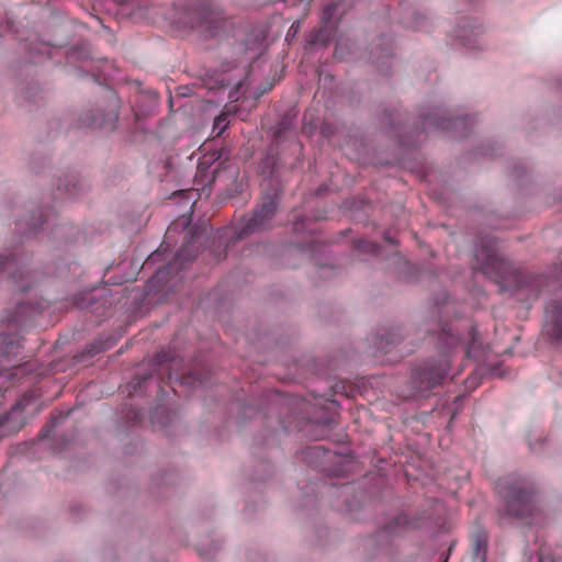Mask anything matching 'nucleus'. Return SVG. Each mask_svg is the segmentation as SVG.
Wrapping results in <instances>:
<instances>
[{
	"label": "nucleus",
	"instance_id": "nucleus-1",
	"mask_svg": "<svg viewBox=\"0 0 562 562\" xmlns=\"http://www.w3.org/2000/svg\"><path fill=\"white\" fill-rule=\"evenodd\" d=\"M496 488L507 515L516 518L531 516L536 507V484L530 475L510 473L498 480Z\"/></svg>",
	"mask_w": 562,
	"mask_h": 562
},
{
	"label": "nucleus",
	"instance_id": "nucleus-2",
	"mask_svg": "<svg viewBox=\"0 0 562 562\" xmlns=\"http://www.w3.org/2000/svg\"><path fill=\"white\" fill-rule=\"evenodd\" d=\"M36 313L35 306L19 300L15 302L14 310H5L0 323V364L2 368L12 363L19 353L20 344L12 335L18 333Z\"/></svg>",
	"mask_w": 562,
	"mask_h": 562
},
{
	"label": "nucleus",
	"instance_id": "nucleus-3",
	"mask_svg": "<svg viewBox=\"0 0 562 562\" xmlns=\"http://www.w3.org/2000/svg\"><path fill=\"white\" fill-rule=\"evenodd\" d=\"M474 257V269L495 280V282L509 283L512 280L517 279L510 263L498 256L493 238H482L475 249Z\"/></svg>",
	"mask_w": 562,
	"mask_h": 562
},
{
	"label": "nucleus",
	"instance_id": "nucleus-4",
	"mask_svg": "<svg viewBox=\"0 0 562 562\" xmlns=\"http://www.w3.org/2000/svg\"><path fill=\"white\" fill-rule=\"evenodd\" d=\"M450 359L440 355L437 359L425 362L413 374V383L417 391H429L439 385L449 375Z\"/></svg>",
	"mask_w": 562,
	"mask_h": 562
},
{
	"label": "nucleus",
	"instance_id": "nucleus-5",
	"mask_svg": "<svg viewBox=\"0 0 562 562\" xmlns=\"http://www.w3.org/2000/svg\"><path fill=\"white\" fill-rule=\"evenodd\" d=\"M420 116L425 130H442L459 136H463V130H465L470 120L469 116L454 115L451 110L442 105H437L427 112H423Z\"/></svg>",
	"mask_w": 562,
	"mask_h": 562
},
{
	"label": "nucleus",
	"instance_id": "nucleus-6",
	"mask_svg": "<svg viewBox=\"0 0 562 562\" xmlns=\"http://www.w3.org/2000/svg\"><path fill=\"white\" fill-rule=\"evenodd\" d=\"M277 206L278 204L273 198L265 199L250 217H244L236 226V237L243 239L256 232L269 228Z\"/></svg>",
	"mask_w": 562,
	"mask_h": 562
},
{
	"label": "nucleus",
	"instance_id": "nucleus-7",
	"mask_svg": "<svg viewBox=\"0 0 562 562\" xmlns=\"http://www.w3.org/2000/svg\"><path fill=\"white\" fill-rule=\"evenodd\" d=\"M7 273L18 291L29 290L35 282L34 273L9 250L0 251V276Z\"/></svg>",
	"mask_w": 562,
	"mask_h": 562
},
{
	"label": "nucleus",
	"instance_id": "nucleus-8",
	"mask_svg": "<svg viewBox=\"0 0 562 562\" xmlns=\"http://www.w3.org/2000/svg\"><path fill=\"white\" fill-rule=\"evenodd\" d=\"M226 25V18L221 8L214 5L203 7L198 14L192 27H198L205 37H215L221 34Z\"/></svg>",
	"mask_w": 562,
	"mask_h": 562
},
{
	"label": "nucleus",
	"instance_id": "nucleus-9",
	"mask_svg": "<svg viewBox=\"0 0 562 562\" xmlns=\"http://www.w3.org/2000/svg\"><path fill=\"white\" fill-rule=\"evenodd\" d=\"M116 301V294H113L110 289L102 286L91 292L87 299L76 300V305L80 308H89L97 316H103L105 311Z\"/></svg>",
	"mask_w": 562,
	"mask_h": 562
},
{
	"label": "nucleus",
	"instance_id": "nucleus-10",
	"mask_svg": "<svg viewBox=\"0 0 562 562\" xmlns=\"http://www.w3.org/2000/svg\"><path fill=\"white\" fill-rule=\"evenodd\" d=\"M543 331L553 341H562V302L550 301L546 306Z\"/></svg>",
	"mask_w": 562,
	"mask_h": 562
},
{
	"label": "nucleus",
	"instance_id": "nucleus-11",
	"mask_svg": "<svg viewBox=\"0 0 562 562\" xmlns=\"http://www.w3.org/2000/svg\"><path fill=\"white\" fill-rule=\"evenodd\" d=\"M430 520H432L431 514L413 519H409L406 514H401L390 521V524L378 533V537L382 539L389 536H397L407 528H424L428 526Z\"/></svg>",
	"mask_w": 562,
	"mask_h": 562
},
{
	"label": "nucleus",
	"instance_id": "nucleus-12",
	"mask_svg": "<svg viewBox=\"0 0 562 562\" xmlns=\"http://www.w3.org/2000/svg\"><path fill=\"white\" fill-rule=\"evenodd\" d=\"M24 401H18L9 413L0 418V437L16 432L24 424Z\"/></svg>",
	"mask_w": 562,
	"mask_h": 562
},
{
	"label": "nucleus",
	"instance_id": "nucleus-13",
	"mask_svg": "<svg viewBox=\"0 0 562 562\" xmlns=\"http://www.w3.org/2000/svg\"><path fill=\"white\" fill-rule=\"evenodd\" d=\"M483 32L484 30L482 26L472 25L470 20L464 19L458 26L456 37L462 46L469 49H476L480 48L479 37Z\"/></svg>",
	"mask_w": 562,
	"mask_h": 562
},
{
	"label": "nucleus",
	"instance_id": "nucleus-14",
	"mask_svg": "<svg viewBox=\"0 0 562 562\" xmlns=\"http://www.w3.org/2000/svg\"><path fill=\"white\" fill-rule=\"evenodd\" d=\"M487 553V533L482 528H476L471 535L472 562H485Z\"/></svg>",
	"mask_w": 562,
	"mask_h": 562
},
{
	"label": "nucleus",
	"instance_id": "nucleus-15",
	"mask_svg": "<svg viewBox=\"0 0 562 562\" xmlns=\"http://www.w3.org/2000/svg\"><path fill=\"white\" fill-rule=\"evenodd\" d=\"M339 7H340L339 3L331 2L324 9L323 14H322L323 26L318 31V34L315 36V38L312 41L313 43L326 42L329 40L330 33L334 29V24L331 23V20L338 12Z\"/></svg>",
	"mask_w": 562,
	"mask_h": 562
},
{
	"label": "nucleus",
	"instance_id": "nucleus-16",
	"mask_svg": "<svg viewBox=\"0 0 562 562\" xmlns=\"http://www.w3.org/2000/svg\"><path fill=\"white\" fill-rule=\"evenodd\" d=\"M213 178L212 181L215 184H221L223 187L229 186L231 183L236 182L238 178V168L234 165H225L221 168V165H218L213 170Z\"/></svg>",
	"mask_w": 562,
	"mask_h": 562
},
{
	"label": "nucleus",
	"instance_id": "nucleus-17",
	"mask_svg": "<svg viewBox=\"0 0 562 562\" xmlns=\"http://www.w3.org/2000/svg\"><path fill=\"white\" fill-rule=\"evenodd\" d=\"M44 211L42 209L36 210L31 215H27L26 217L15 218V224L21 231H27L31 234H35L40 231V228L44 224Z\"/></svg>",
	"mask_w": 562,
	"mask_h": 562
},
{
	"label": "nucleus",
	"instance_id": "nucleus-18",
	"mask_svg": "<svg viewBox=\"0 0 562 562\" xmlns=\"http://www.w3.org/2000/svg\"><path fill=\"white\" fill-rule=\"evenodd\" d=\"M198 252L199 248L195 246L193 236L186 238L175 257V265L178 262L182 265L183 262L193 260L198 256Z\"/></svg>",
	"mask_w": 562,
	"mask_h": 562
},
{
	"label": "nucleus",
	"instance_id": "nucleus-19",
	"mask_svg": "<svg viewBox=\"0 0 562 562\" xmlns=\"http://www.w3.org/2000/svg\"><path fill=\"white\" fill-rule=\"evenodd\" d=\"M440 340L448 347L452 348L461 341V338L459 335H454L451 328H443L442 335L440 336Z\"/></svg>",
	"mask_w": 562,
	"mask_h": 562
},
{
	"label": "nucleus",
	"instance_id": "nucleus-20",
	"mask_svg": "<svg viewBox=\"0 0 562 562\" xmlns=\"http://www.w3.org/2000/svg\"><path fill=\"white\" fill-rule=\"evenodd\" d=\"M228 126V117L226 114H221L215 117L214 124H213V132L216 133V135H221Z\"/></svg>",
	"mask_w": 562,
	"mask_h": 562
},
{
	"label": "nucleus",
	"instance_id": "nucleus-21",
	"mask_svg": "<svg viewBox=\"0 0 562 562\" xmlns=\"http://www.w3.org/2000/svg\"><path fill=\"white\" fill-rule=\"evenodd\" d=\"M355 247L363 252H376L379 249L378 244L368 241L364 239H358L355 241Z\"/></svg>",
	"mask_w": 562,
	"mask_h": 562
},
{
	"label": "nucleus",
	"instance_id": "nucleus-22",
	"mask_svg": "<svg viewBox=\"0 0 562 562\" xmlns=\"http://www.w3.org/2000/svg\"><path fill=\"white\" fill-rule=\"evenodd\" d=\"M263 42V37H256L254 42L247 41L246 48L250 50H255V54L249 56L248 59L255 58L259 53Z\"/></svg>",
	"mask_w": 562,
	"mask_h": 562
},
{
	"label": "nucleus",
	"instance_id": "nucleus-23",
	"mask_svg": "<svg viewBox=\"0 0 562 562\" xmlns=\"http://www.w3.org/2000/svg\"><path fill=\"white\" fill-rule=\"evenodd\" d=\"M411 15H412V21L411 20H404L403 23L406 26H411V27H414V29H420L422 27L420 20L423 18L422 14H419L416 11H412Z\"/></svg>",
	"mask_w": 562,
	"mask_h": 562
},
{
	"label": "nucleus",
	"instance_id": "nucleus-24",
	"mask_svg": "<svg viewBox=\"0 0 562 562\" xmlns=\"http://www.w3.org/2000/svg\"><path fill=\"white\" fill-rule=\"evenodd\" d=\"M67 417V415L65 416H60V417H53L52 418V422L50 424L46 425L42 431H41V437L42 438H47L49 436V432L52 431V429L54 427H56V425L58 424L59 419H65Z\"/></svg>",
	"mask_w": 562,
	"mask_h": 562
},
{
	"label": "nucleus",
	"instance_id": "nucleus-25",
	"mask_svg": "<svg viewBox=\"0 0 562 562\" xmlns=\"http://www.w3.org/2000/svg\"><path fill=\"white\" fill-rule=\"evenodd\" d=\"M546 439L541 438V436H538L537 439L533 441L532 439L529 440V447L533 452H539L541 450L542 443Z\"/></svg>",
	"mask_w": 562,
	"mask_h": 562
},
{
	"label": "nucleus",
	"instance_id": "nucleus-26",
	"mask_svg": "<svg viewBox=\"0 0 562 562\" xmlns=\"http://www.w3.org/2000/svg\"><path fill=\"white\" fill-rule=\"evenodd\" d=\"M83 123L87 125L94 126V127H105L106 126L105 120H100L99 117H94L92 120H85Z\"/></svg>",
	"mask_w": 562,
	"mask_h": 562
},
{
	"label": "nucleus",
	"instance_id": "nucleus-27",
	"mask_svg": "<svg viewBox=\"0 0 562 562\" xmlns=\"http://www.w3.org/2000/svg\"><path fill=\"white\" fill-rule=\"evenodd\" d=\"M475 334L474 329L468 334L467 342H470V346L468 347V353H471L475 349Z\"/></svg>",
	"mask_w": 562,
	"mask_h": 562
},
{
	"label": "nucleus",
	"instance_id": "nucleus-28",
	"mask_svg": "<svg viewBox=\"0 0 562 562\" xmlns=\"http://www.w3.org/2000/svg\"><path fill=\"white\" fill-rule=\"evenodd\" d=\"M241 85H243V81H241V80H238V81H237V82H235V83H231V82H228V83H227V86H234V88L236 89V91H231V92H229L228 98H229L231 100H237V99H238L237 93H238V90H239V88L241 87Z\"/></svg>",
	"mask_w": 562,
	"mask_h": 562
},
{
	"label": "nucleus",
	"instance_id": "nucleus-29",
	"mask_svg": "<svg viewBox=\"0 0 562 562\" xmlns=\"http://www.w3.org/2000/svg\"><path fill=\"white\" fill-rule=\"evenodd\" d=\"M308 451L311 453H313V454H317L318 456V453L322 451V447L315 446V447L310 448Z\"/></svg>",
	"mask_w": 562,
	"mask_h": 562
},
{
	"label": "nucleus",
	"instance_id": "nucleus-30",
	"mask_svg": "<svg viewBox=\"0 0 562 562\" xmlns=\"http://www.w3.org/2000/svg\"><path fill=\"white\" fill-rule=\"evenodd\" d=\"M300 29V23L299 22H294L291 27H290V31H293L294 33H296Z\"/></svg>",
	"mask_w": 562,
	"mask_h": 562
},
{
	"label": "nucleus",
	"instance_id": "nucleus-31",
	"mask_svg": "<svg viewBox=\"0 0 562 562\" xmlns=\"http://www.w3.org/2000/svg\"><path fill=\"white\" fill-rule=\"evenodd\" d=\"M116 119H117V115H116L115 113H113V114L111 115V119H110V120L114 122Z\"/></svg>",
	"mask_w": 562,
	"mask_h": 562
},
{
	"label": "nucleus",
	"instance_id": "nucleus-32",
	"mask_svg": "<svg viewBox=\"0 0 562 562\" xmlns=\"http://www.w3.org/2000/svg\"><path fill=\"white\" fill-rule=\"evenodd\" d=\"M540 562H547L546 559L543 558H540Z\"/></svg>",
	"mask_w": 562,
	"mask_h": 562
}]
</instances>
